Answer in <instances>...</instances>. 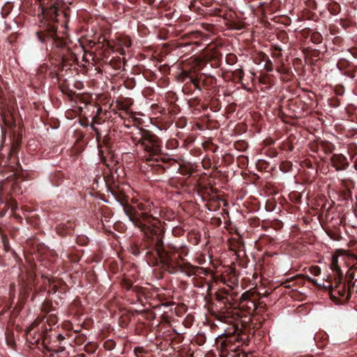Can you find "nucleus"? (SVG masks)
Listing matches in <instances>:
<instances>
[{
    "mask_svg": "<svg viewBox=\"0 0 357 357\" xmlns=\"http://www.w3.org/2000/svg\"><path fill=\"white\" fill-rule=\"evenodd\" d=\"M109 191L121 204L124 205V202H127L128 197L118 186L110 187Z\"/></svg>",
    "mask_w": 357,
    "mask_h": 357,
    "instance_id": "aec40b11",
    "label": "nucleus"
},
{
    "mask_svg": "<svg viewBox=\"0 0 357 357\" xmlns=\"http://www.w3.org/2000/svg\"><path fill=\"white\" fill-rule=\"evenodd\" d=\"M185 230L180 226L173 227L172 230V235L176 237L181 236L184 234Z\"/></svg>",
    "mask_w": 357,
    "mask_h": 357,
    "instance_id": "338daca9",
    "label": "nucleus"
},
{
    "mask_svg": "<svg viewBox=\"0 0 357 357\" xmlns=\"http://www.w3.org/2000/svg\"><path fill=\"white\" fill-rule=\"evenodd\" d=\"M151 109L155 114H158L161 116L167 114L166 108L157 103L152 104L151 105Z\"/></svg>",
    "mask_w": 357,
    "mask_h": 357,
    "instance_id": "f704fd0d",
    "label": "nucleus"
},
{
    "mask_svg": "<svg viewBox=\"0 0 357 357\" xmlns=\"http://www.w3.org/2000/svg\"><path fill=\"white\" fill-rule=\"evenodd\" d=\"M132 292L135 294L138 301L143 302V299L147 298L149 291L146 288L136 285L134 286Z\"/></svg>",
    "mask_w": 357,
    "mask_h": 357,
    "instance_id": "a878e982",
    "label": "nucleus"
},
{
    "mask_svg": "<svg viewBox=\"0 0 357 357\" xmlns=\"http://www.w3.org/2000/svg\"><path fill=\"white\" fill-rule=\"evenodd\" d=\"M333 91L336 96H342L345 93V88L342 84H336L333 87Z\"/></svg>",
    "mask_w": 357,
    "mask_h": 357,
    "instance_id": "6e6d98bb",
    "label": "nucleus"
},
{
    "mask_svg": "<svg viewBox=\"0 0 357 357\" xmlns=\"http://www.w3.org/2000/svg\"><path fill=\"white\" fill-rule=\"evenodd\" d=\"M232 76L234 77V79L236 82H241V80L243 78L244 76V72L243 69L238 68L232 72Z\"/></svg>",
    "mask_w": 357,
    "mask_h": 357,
    "instance_id": "09e8293b",
    "label": "nucleus"
},
{
    "mask_svg": "<svg viewBox=\"0 0 357 357\" xmlns=\"http://www.w3.org/2000/svg\"><path fill=\"white\" fill-rule=\"evenodd\" d=\"M98 155L101 158L104 157L105 153H110L112 151V137L109 133L104 135L100 144H98Z\"/></svg>",
    "mask_w": 357,
    "mask_h": 357,
    "instance_id": "f3484780",
    "label": "nucleus"
},
{
    "mask_svg": "<svg viewBox=\"0 0 357 357\" xmlns=\"http://www.w3.org/2000/svg\"><path fill=\"white\" fill-rule=\"evenodd\" d=\"M231 289H220L215 293V298L217 301L224 303L225 305H229L231 306L234 302L236 301V294H234L231 292Z\"/></svg>",
    "mask_w": 357,
    "mask_h": 357,
    "instance_id": "4468645a",
    "label": "nucleus"
},
{
    "mask_svg": "<svg viewBox=\"0 0 357 357\" xmlns=\"http://www.w3.org/2000/svg\"><path fill=\"white\" fill-rule=\"evenodd\" d=\"M204 118L206 119V127L208 129L219 128L220 126L219 122L217 120L211 119L209 114H206Z\"/></svg>",
    "mask_w": 357,
    "mask_h": 357,
    "instance_id": "473e14b6",
    "label": "nucleus"
},
{
    "mask_svg": "<svg viewBox=\"0 0 357 357\" xmlns=\"http://www.w3.org/2000/svg\"><path fill=\"white\" fill-rule=\"evenodd\" d=\"M328 105L333 108H337L340 105V100L337 97H331L328 99Z\"/></svg>",
    "mask_w": 357,
    "mask_h": 357,
    "instance_id": "0e129e2a",
    "label": "nucleus"
},
{
    "mask_svg": "<svg viewBox=\"0 0 357 357\" xmlns=\"http://www.w3.org/2000/svg\"><path fill=\"white\" fill-rule=\"evenodd\" d=\"M133 352L136 357H143L144 354L147 353L143 347H136L134 349Z\"/></svg>",
    "mask_w": 357,
    "mask_h": 357,
    "instance_id": "774afa93",
    "label": "nucleus"
},
{
    "mask_svg": "<svg viewBox=\"0 0 357 357\" xmlns=\"http://www.w3.org/2000/svg\"><path fill=\"white\" fill-rule=\"evenodd\" d=\"M165 229L152 239L144 243L142 253L145 252V259L152 266H160L169 274L182 273L188 276L199 275L204 273L202 267L194 266L186 261L185 257L189 253L185 245L176 247L172 243H164Z\"/></svg>",
    "mask_w": 357,
    "mask_h": 357,
    "instance_id": "f257e3e1",
    "label": "nucleus"
},
{
    "mask_svg": "<svg viewBox=\"0 0 357 357\" xmlns=\"http://www.w3.org/2000/svg\"><path fill=\"white\" fill-rule=\"evenodd\" d=\"M326 7L329 13L333 15H336L341 11L340 5L335 1H331L328 2Z\"/></svg>",
    "mask_w": 357,
    "mask_h": 357,
    "instance_id": "c85d7f7f",
    "label": "nucleus"
},
{
    "mask_svg": "<svg viewBox=\"0 0 357 357\" xmlns=\"http://www.w3.org/2000/svg\"><path fill=\"white\" fill-rule=\"evenodd\" d=\"M158 213L159 214V219L162 218L167 221L173 220L176 217L174 212L167 208L158 209Z\"/></svg>",
    "mask_w": 357,
    "mask_h": 357,
    "instance_id": "b1692460",
    "label": "nucleus"
},
{
    "mask_svg": "<svg viewBox=\"0 0 357 357\" xmlns=\"http://www.w3.org/2000/svg\"><path fill=\"white\" fill-rule=\"evenodd\" d=\"M98 348V345L93 342H89L84 346V351L88 354H94Z\"/></svg>",
    "mask_w": 357,
    "mask_h": 357,
    "instance_id": "864d4df0",
    "label": "nucleus"
},
{
    "mask_svg": "<svg viewBox=\"0 0 357 357\" xmlns=\"http://www.w3.org/2000/svg\"><path fill=\"white\" fill-rule=\"evenodd\" d=\"M303 279H306L309 282H311L314 284H317V281L308 275H298L295 277H293L290 279L287 280L285 282H283V284H284V287H286V288H291L292 287V285L289 284L290 282H294L295 280L298 282V280H302Z\"/></svg>",
    "mask_w": 357,
    "mask_h": 357,
    "instance_id": "5701e85b",
    "label": "nucleus"
},
{
    "mask_svg": "<svg viewBox=\"0 0 357 357\" xmlns=\"http://www.w3.org/2000/svg\"><path fill=\"white\" fill-rule=\"evenodd\" d=\"M314 340L317 347L324 348L328 342L327 335L324 332H319L314 335Z\"/></svg>",
    "mask_w": 357,
    "mask_h": 357,
    "instance_id": "393cba45",
    "label": "nucleus"
},
{
    "mask_svg": "<svg viewBox=\"0 0 357 357\" xmlns=\"http://www.w3.org/2000/svg\"><path fill=\"white\" fill-rule=\"evenodd\" d=\"M187 121H188V119L186 117H185V116L180 117L175 121V126L177 128H183L186 126Z\"/></svg>",
    "mask_w": 357,
    "mask_h": 357,
    "instance_id": "680f3d73",
    "label": "nucleus"
},
{
    "mask_svg": "<svg viewBox=\"0 0 357 357\" xmlns=\"http://www.w3.org/2000/svg\"><path fill=\"white\" fill-rule=\"evenodd\" d=\"M123 211L135 227L143 233L141 241L132 243L129 248L130 253L137 257L142 254L144 243H146L147 239L153 238L165 228L158 217L155 215L158 213V208L149 199H144L137 202L136 206L124 205Z\"/></svg>",
    "mask_w": 357,
    "mask_h": 357,
    "instance_id": "20e7f679",
    "label": "nucleus"
},
{
    "mask_svg": "<svg viewBox=\"0 0 357 357\" xmlns=\"http://www.w3.org/2000/svg\"><path fill=\"white\" fill-rule=\"evenodd\" d=\"M13 8V5L11 2H6L1 8V15L3 18L8 17Z\"/></svg>",
    "mask_w": 357,
    "mask_h": 357,
    "instance_id": "4c0bfd02",
    "label": "nucleus"
},
{
    "mask_svg": "<svg viewBox=\"0 0 357 357\" xmlns=\"http://www.w3.org/2000/svg\"><path fill=\"white\" fill-rule=\"evenodd\" d=\"M257 169L259 172H270L273 167L271 166L270 162L265 160L259 159L256 163Z\"/></svg>",
    "mask_w": 357,
    "mask_h": 357,
    "instance_id": "bb28decb",
    "label": "nucleus"
},
{
    "mask_svg": "<svg viewBox=\"0 0 357 357\" xmlns=\"http://www.w3.org/2000/svg\"><path fill=\"white\" fill-rule=\"evenodd\" d=\"M347 153L350 157L351 160H354L357 155V144L354 142L349 143L347 145Z\"/></svg>",
    "mask_w": 357,
    "mask_h": 357,
    "instance_id": "c9c22d12",
    "label": "nucleus"
},
{
    "mask_svg": "<svg viewBox=\"0 0 357 357\" xmlns=\"http://www.w3.org/2000/svg\"><path fill=\"white\" fill-rule=\"evenodd\" d=\"M56 284L59 288V292L61 294H65L68 289V286L66 282L62 280L56 279Z\"/></svg>",
    "mask_w": 357,
    "mask_h": 357,
    "instance_id": "79ce46f5",
    "label": "nucleus"
},
{
    "mask_svg": "<svg viewBox=\"0 0 357 357\" xmlns=\"http://www.w3.org/2000/svg\"><path fill=\"white\" fill-rule=\"evenodd\" d=\"M271 56L274 59L278 60L279 62L281 61H282L281 59L282 57V49L278 45H271Z\"/></svg>",
    "mask_w": 357,
    "mask_h": 357,
    "instance_id": "c756f323",
    "label": "nucleus"
},
{
    "mask_svg": "<svg viewBox=\"0 0 357 357\" xmlns=\"http://www.w3.org/2000/svg\"><path fill=\"white\" fill-rule=\"evenodd\" d=\"M169 107L167 110V114L168 113L171 116H175L181 112V108L178 104L173 103L168 105Z\"/></svg>",
    "mask_w": 357,
    "mask_h": 357,
    "instance_id": "ea45409f",
    "label": "nucleus"
},
{
    "mask_svg": "<svg viewBox=\"0 0 357 357\" xmlns=\"http://www.w3.org/2000/svg\"><path fill=\"white\" fill-rule=\"evenodd\" d=\"M280 149L282 151L291 152L294 151V146L289 141L287 140L281 144Z\"/></svg>",
    "mask_w": 357,
    "mask_h": 357,
    "instance_id": "bf43d9fd",
    "label": "nucleus"
},
{
    "mask_svg": "<svg viewBox=\"0 0 357 357\" xmlns=\"http://www.w3.org/2000/svg\"><path fill=\"white\" fill-rule=\"evenodd\" d=\"M39 324L40 321L36 319L26 329V340L29 347H31V346L38 347L40 344L42 335L41 330L38 328Z\"/></svg>",
    "mask_w": 357,
    "mask_h": 357,
    "instance_id": "1a4fd4ad",
    "label": "nucleus"
},
{
    "mask_svg": "<svg viewBox=\"0 0 357 357\" xmlns=\"http://www.w3.org/2000/svg\"><path fill=\"white\" fill-rule=\"evenodd\" d=\"M201 103V99L198 97L190 98L188 100V106L194 109H198Z\"/></svg>",
    "mask_w": 357,
    "mask_h": 357,
    "instance_id": "49530a36",
    "label": "nucleus"
},
{
    "mask_svg": "<svg viewBox=\"0 0 357 357\" xmlns=\"http://www.w3.org/2000/svg\"><path fill=\"white\" fill-rule=\"evenodd\" d=\"M121 285L122 288L127 291L133 290L134 286L132 285V282L129 279L123 278L121 281Z\"/></svg>",
    "mask_w": 357,
    "mask_h": 357,
    "instance_id": "8fccbe9b",
    "label": "nucleus"
},
{
    "mask_svg": "<svg viewBox=\"0 0 357 357\" xmlns=\"http://www.w3.org/2000/svg\"><path fill=\"white\" fill-rule=\"evenodd\" d=\"M248 146V144L244 140H238L234 144V147L239 151H245Z\"/></svg>",
    "mask_w": 357,
    "mask_h": 357,
    "instance_id": "c03bdc74",
    "label": "nucleus"
},
{
    "mask_svg": "<svg viewBox=\"0 0 357 357\" xmlns=\"http://www.w3.org/2000/svg\"><path fill=\"white\" fill-rule=\"evenodd\" d=\"M130 105L128 102H124L121 100H117L116 102V110L117 111H128Z\"/></svg>",
    "mask_w": 357,
    "mask_h": 357,
    "instance_id": "e2e57ef3",
    "label": "nucleus"
},
{
    "mask_svg": "<svg viewBox=\"0 0 357 357\" xmlns=\"http://www.w3.org/2000/svg\"><path fill=\"white\" fill-rule=\"evenodd\" d=\"M13 160H14L13 152L11 149H9L8 156L7 158L1 157V154L0 153V174H2L3 177L6 176L7 174L13 172V167L10 165V164L14 163V161H12Z\"/></svg>",
    "mask_w": 357,
    "mask_h": 357,
    "instance_id": "2eb2a0df",
    "label": "nucleus"
},
{
    "mask_svg": "<svg viewBox=\"0 0 357 357\" xmlns=\"http://www.w3.org/2000/svg\"><path fill=\"white\" fill-rule=\"evenodd\" d=\"M245 27V24L242 22L232 21L229 23V29L235 30H242Z\"/></svg>",
    "mask_w": 357,
    "mask_h": 357,
    "instance_id": "3c124183",
    "label": "nucleus"
},
{
    "mask_svg": "<svg viewBox=\"0 0 357 357\" xmlns=\"http://www.w3.org/2000/svg\"><path fill=\"white\" fill-rule=\"evenodd\" d=\"M238 166L241 169H245L248 164V158L245 155H239L236 158Z\"/></svg>",
    "mask_w": 357,
    "mask_h": 357,
    "instance_id": "a18cd8bd",
    "label": "nucleus"
},
{
    "mask_svg": "<svg viewBox=\"0 0 357 357\" xmlns=\"http://www.w3.org/2000/svg\"><path fill=\"white\" fill-rule=\"evenodd\" d=\"M222 54L216 50H206L201 59H196L197 69L183 70L180 74V80L184 83L183 92L192 96L196 91L203 93L211 91L217 84V78L211 74L202 73L207 64L213 68H218L222 63Z\"/></svg>",
    "mask_w": 357,
    "mask_h": 357,
    "instance_id": "39448f33",
    "label": "nucleus"
},
{
    "mask_svg": "<svg viewBox=\"0 0 357 357\" xmlns=\"http://www.w3.org/2000/svg\"><path fill=\"white\" fill-rule=\"evenodd\" d=\"M50 289L47 291L48 295L55 294L59 291V288L56 284V279L49 280Z\"/></svg>",
    "mask_w": 357,
    "mask_h": 357,
    "instance_id": "58836bf2",
    "label": "nucleus"
},
{
    "mask_svg": "<svg viewBox=\"0 0 357 357\" xmlns=\"http://www.w3.org/2000/svg\"><path fill=\"white\" fill-rule=\"evenodd\" d=\"M211 14L215 15V16H221L223 17L225 19L227 17H225L227 10L222 9L220 7L213 8L210 10Z\"/></svg>",
    "mask_w": 357,
    "mask_h": 357,
    "instance_id": "de8ad7c7",
    "label": "nucleus"
},
{
    "mask_svg": "<svg viewBox=\"0 0 357 357\" xmlns=\"http://www.w3.org/2000/svg\"><path fill=\"white\" fill-rule=\"evenodd\" d=\"M258 57H259V59L260 61H264L265 63L264 66V69L266 72H273V70H274L273 63L266 53H264L263 52H259Z\"/></svg>",
    "mask_w": 357,
    "mask_h": 357,
    "instance_id": "412c9836",
    "label": "nucleus"
},
{
    "mask_svg": "<svg viewBox=\"0 0 357 357\" xmlns=\"http://www.w3.org/2000/svg\"><path fill=\"white\" fill-rule=\"evenodd\" d=\"M143 77L149 82H153L157 78L155 73L146 68L143 71Z\"/></svg>",
    "mask_w": 357,
    "mask_h": 357,
    "instance_id": "e433bc0d",
    "label": "nucleus"
},
{
    "mask_svg": "<svg viewBox=\"0 0 357 357\" xmlns=\"http://www.w3.org/2000/svg\"><path fill=\"white\" fill-rule=\"evenodd\" d=\"M319 149H321L326 154H331L335 151V146L328 141L320 140L316 145H312L311 147L313 152H317Z\"/></svg>",
    "mask_w": 357,
    "mask_h": 357,
    "instance_id": "a211bd4d",
    "label": "nucleus"
},
{
    "mask_svg": "<svg viewBox=\"0 0 357 357\" xmlns=\"http://www.w3.org/2000/svg\"><path fill=\"white\" fill-rule=\"evenodd\" d=\"M341 185L344 189L353 190L355 187L354 181L349 178L342 179Z\"/></svg>",
    "mask_w": 357,
    "mask_h": 357,
    "instance_id": "a19ab883",
    "label": "nucleus"
},
{
    "mask_svg": "<svg viewBox=\"0 0 357 357\" xmlns=\"http://www.w3.org/2000/svg\"><path fill=\"white\" fill-rule=\"evenodd\" d=\"M135 132L126 134L128 139L142 153V158L150 167V171L158 176L165 173L177 160L173 153L163 151L162 139L153 131L142 127H135Z\"/></svg>",
    "mask_w": 357,
    "mask_h": 357,
    "instance_id": "7ed1b4c3",
    "label": "nucleus"
},
{
    "mask_svg": "<svg viewBox=\"0 0 357 357\" xmlns=\"http://www.w3.org/2000/svg\"><path fill=\"white\" fill-rule=\"evenodd\" d=\"M108 45L113 52H117L120 54L124 55L126 50L131 47L132 41L130 37L122 36L117 38L116 40L109 42Z\"/></svg>",
    "mask_w": 357,
    "mask_h": 357,
    "instance_id": "9d476101",
    "label": "nucleus"
},
{
    "mask_svg": "<svg viewBox=\"0 0 357 357\" xmlns=\"http://www.w3.org/2000/svg\"><path fill=\"white\" fill-rule=\"evenodd\" d=\"M280 66L276 67V71L282 75V79H291L294 77V73L291 68L285 67L284 63L281 61L279 62Z\"/></svg>",
    "mask_w": 357,
    "mask_h": 357,
    "instance_id": "6ab92c4d",
    "label": "nucleus"
},
{
    "mask_svg": "<svg viewBox=\"0 0 357 357\" xmlns=\"http://www.w3.org/2000/svg\"><path fill=\"white\" fill-rule=\"evenodd\" d=\"M330 164L337 172L347 170L350 163L347 158L342 153H333L330 158Z\"/></svg>",
    "mask_w": 357,
    "mask_h": 357,
    "instance_id": "f8f14e48",
    "label": "nucleus"
},
{
    "mask_svg": "<svg viewBox=\"0 0 357 357\" xmlns=\"http://www.w3.org/2000/svg\"><path fill=\"white\" fill-rule=\"evenodd\" d=\"M41 330V336L42 339L40 340V344L43 347L44 349L50 351L47 347V344L50 342V335L49 334L51 331L50 328H47L46 326H42L40 328Z\"/></svg>",
    "mask_w": 357,
    "mask_h": 357,
    "instance_id": "4be33fe9",
    "label": "nucleus"
},
{
    "mask_svg": "<svg viewBox=\"0 0 357 357\" xmlns=\"http://www.w3.org/2000/svg\"><path fill=\"white\" fill-rule=\"evenodd\" d=\"M75 227L74 220H70L61 222L56 226L55 230L58 235L64 237L73 234Z\"/></svg>",
    "mask_w": 357,
    "mask_h": 357,
    "instance_id": "dca6fc26",
    "label": "nucleus"
},
{
    "mask_svg": "<svg viewBox=\"0 0 357 357\" xmlns=\"http://www.w3.org/2000/svg\"><path fill=\"white\" fill-rule=\"evenodd\" d=\"M310 40L314 43V44H320L322 43L323 41V36L322 35L318 32V31H314L311 36H310Z\"/></svg>",
    "mask_w": 357,
    "mask_h": 357,
    "instance_id": "37998d69",
    "label": "nucleus"
},
{
    "mask_svg": "<svg viewBox=\"0 0 357 357\" xmlns=\"http://www.w3.org/2000/svg\"><path fill=\"white\" fill-rule=\"evenodd\" d=\"M291 168L292 163L290 161H283L280 165V169L284 173L290 172Z\"/></svg>",
    "mask_w": 357,
    "mask_h": 357,
    "instance_id": "603ef678",
    "label": "nucleus"
},
{
    "mask_svg": "<svg viewBox=\"0 0 357 357\" xmlns=\"http://www.w3.org/2000/svg\"><path fill=\"white\" fill-rule=\"evenodd\" d=\"M165 100L167 105H172L178 101V98L175 92L169 91L165 94Z\"/></svg>",
    "mask_w": 357,
    "mask_h": 357,
    "instance_id": "72a5a7b5",
    "label": "nucleus"
},
{
    "mask_svg": "<svg viewBox=\"0 0 357 357\" xmlns=\"http://www.w3.org/2000/svg\"><path fill=\"white\" fill-rule=\"evenodd\" d=\"M327 289L330 298L338 305L346 303L354 296L357 299V270H349L347 278L335 277L331 281L324 284Z\"/></svg>",
    "mask_w": 357,
    "mask_h": 357,
    "instance_id": "423d86ee",
    "label": "nucleus"
},
{
    "mask_svg": "<svg viewBox=\"0 0 357 357\" xmlns=\"http://www.w3.org/2000/svg\"><path fill=\"white\" fill-rule=\"evenodd\" d=\"M331 268L336 271L337 273L339 275L337 277H342V273H341L340 267L337 264V257H333L332 262H331Z\"/></svg>",
    "mask_w": 357,
    "mask_h": 357,
    "instance_id": "4d7b16f0",
    "label": "nucleus"
},
{
    "mask_svg": "<svg viewBox=\"0 0 357 357\" xmlns=\"http://www.w3.org/2000/svg\"><path fill=\"white\" fill-rule=\"evenodd\" d=\"M238 305L243 311L252 315L254 313H259V309L261 307L259 303V294L253 289H250L243 293L239 298Z\"/></svg>",
    "mask_w": 357,
    "mask_h": 357,
    "instance_id": "6e6552de",
    "label": "nucleus"
},
{
    "mask_svg": "<svg viewBox=\"0 0 357 357\" xmlns=\"http://www.w3.org/2000/svg\"><path fill=\"white\" fill-rule=\"evenodd\" d=\"M241 327L235 324L232 328V332L228 333L221 342L222 350L231 357H240L242 354L240 349L243 345H248L250 337V328H247L241 321Z\"/></svg>",
    "mask_w": 357,
    "mask_h": 357,
    "instance_id": "0eeeda50",
    "label": "nucleus"
},
{
    "mask_svg": "<svg viewBox=\"0 0 357 357\" xmlns=\"http://www.w3.org/2000/svg\"><path fill=\"white\" fill-rule=\"evenodd\" d=\"M182 38L187 40L188 42L185 44V46L195 45L196 46H200L202 45L204 41L207 40V37L204 35L201 31H195L185 33Z\"/></svg>",
    "mask_w": 357,
    "mask_h": 357,
    "instance_id": "ddd939ff",
    "label": "nucleus"
},
{
    "mask_svg": "<svg viewBox=\"0 0 357 357\" xmlns=\"http://www.w3.org/2000/svg\"><path fill=\"white\" fill-rule=\"evenodd\" d=\"M43 20L40 29L36 31L38 40L45 45L50 59L59 62V69L63 71L66 67L70 66L77 61V58L69 45L67 40L57 33L58 23L60 17H65L63 10L55 6L43 9Z\"/></svg>",
    "mask_w": 357,
    "mask_h": 357,
    "instance_id": "f03ea898",
    "label": "nucleus"
},
{
    "mask_svg": "<svg viewBox=\"0 0 357 357\" xmlns=\"http://www.w3.org/2000/svg\"><path fill=\"white\" fill-rule=\"evenodd\" d=\"M336 67L343 75L350 78L355 77L357 67L347 59L344 58L338 59Z\"/></svg>",
    "mask_w": 357,
    "mask_h": 357,
    "instance_id": "9b49d317",
    "label": "nucleus"
},
{
    "mask_svg": "<svg viewBox=\"0 0 357 357\" xmlns=\"http://www.w3.org/2000/svg\"><path fill=\"white\" fill-rule=\"evenodd\" d=\"M209 109L213 112H219L222 108L220 100L216 97H212L208 100Z\"/></svg>",
    "mask_w": 357,
    "mask_h": 357,
    "instance_id": "cd10ccee",
    "label": "nucleus"
},
{
    "mask_svg": "<svg viewBox=\"0 0 357 357\" xmlns=\"http://www.w3.org/2000/svg\"><path fill=\"white\" fill-rule=\"evenodd\" d=\"M76 243L81 246H85L89 243V238L85 235H79L76 238Z\"/></svg>",
    "mask_w": 357,
    "mask_h": 357,
    "instance_id": "69168bd1",
    "label": "nucleus"
},
{
    "mask_svg": "<svg viewBox=\"0 0 357 357\" xmlns=\"http://www.w3.org/2000/svg\"><path fill=\"white\" fill-rule=\"evenodd\" d=\"M116 347V342L112 339L107 340L103 343V347L107 351L113 350Z\"/></svg>",
    "mask_w": 357,
    "mask_h": 357,
    "instance_id": "052dcab7",
    "label": "nucleus"
},
{
    "mask_svg": "<svg viewBox=\"0 0 357 357\" xmlns=\"http://www.w3.org/2000/svg\"><path fill=\"white\" fill-rule=\"evenodd\" d=\"M204 147L213 153H216L219 149L218 145L215 144L211 141L206 142L204 144Z\"/></svg>",
    "mask_w": 357,
    "mask_h": 357,
    "instance_id": "5fc2aeb1",
    "label": "nucleus"
},
{
    "mask_svg": "<svg viewBox=\"0 0 357 357\" xmlns=\"http://www.w3.org/2000/svg\"><path fill=\"white\" fill-rule=\"evenodd\" d=\"M215 317L218 320L224 323H231L232 317L229 315V312H218L215 314Z\"/></svg>",
    "mask_w": 357,
    "mask_h": 357,
    "instance_id": "2f4dec72",
    "label": "nucleus"
},
{
    "mask_svg": "<svg viewBox=\"0 0 357 357\" xmlns=\"http://www.w3.org/2000/svg\"><path fill=\"white\" fill-rule=\"evenodd\" d=\"M178 146L179 142L175 138H170L165 142V149L171 152L176 151Z\"/></svg>",
    "mask_w": 357,
    "mask_h": 357,
    "instance_id": "7c9ffc66",
    "label": "nucleus"
},
{
    "mask_svg": "<svg viewBox=\"0 0 357 357\" xmlns=\"http://www.w3.org/2000/svg\"><path fill=\"white\" fill-rule=\"evenodd\" d=\"M238 61V58L236 54L233 53H229L226 55L225 61L228 65H234Z\"/></svg>",
    "mask_w": 357,
    "mask_h": 357,
    "instance_id": "13d9d810",
    "label": "nucleus"
}]
</instances>
